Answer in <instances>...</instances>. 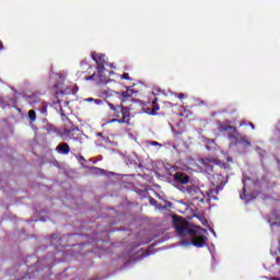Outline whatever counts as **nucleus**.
Instances as JSON below:
<instances>
[{
  "mask_svg": "<svg viewBox=\"0 0 280 280\" xmlns=\"http://www.w3.org/2000/svg\"><path fill=\"white\" fill-rule=\"evenodd\" d=\"M175 231L179 235H185V233H189L190 235H195L192 242L186 243L182 242V246H196L197 248H202L207 244V236L202 235V233H207L206 230L200 229L199 226H195L189 229V225L185 219L180 217L173 218Z\"/></svg>",
  "mask_w": 280,
  "mask_h": 280,
  "instance_id": "f257e3e1",
  "label": "nucleus"
},
{
  "mask_svg": "<svg viewBox=\"0 0 280 280\" xmlns=\"http://www.w3.org/2000/svg\"><path fill=\"white\" fill-rule=\"evenodd\" d=\"M228 183H229V179H226V177L222 175H215L212 182V185L213 187H215V189H210L207 192L209 200H218V197L215 196V194H218V191H222V189H224V185H226Z\"/></svg>",
  "mask_w": 280,
  "mask_h": 280,
  "instance_id": "f03ea898",
  "label": "nucleus"
},
{
  "mask_svg": "<svg viewBox=\"0 0 280 280\" xmlns=\"http://www.w3.org/2000/svg\"><path fill=\"white\" fill-rule=\"evenodd\" d=\"M92 58H93L94 61H96V65H98V67H100L98 68V74L104 73V65H107L106 63V55L93 52Z\"/></svg>",
  "mask_w": 280,
  "mask_h": 280,
  "instance_id": "7ed1b4c3",
  "label": "nucleus"
},
{
  "mask_svg": "<svg viewBox=\"0 0 280 280\" xmlns=\"http://www.w3.org/2000/svg\"><path fill=\"white\" fill-rule=\"evenodd\" d=\"M200 163H201L202 170H205L206 172H211L213 170L212 163H217V161L207 159V160H201Z\"/></svg>",
  "mask_w": 280,
  "mask_h": 280,
  "instance_id": "20e7f679",
  "label": "nucleus"
},
{
  "mask_svg": "<svg viewBox=\"0 0 280 280\" xmlns=\"http://www.w3.org/2000/svg\"><path fill=\"white\" fill-rule=\"evenodd\" d=\"M175 180H177V183H183L184 185L189 183V176H187L186 174L183 173H176L174 175Z\"/></svg>",
  "mask_w": 280,
  "mask_h": 280,
  "instance_id": "39448f33",
  "label": "nucleus"
},
{
  "mask_svg": "<svg viewBox=\"0 0 280 280\" xmlns=\"http://www.w3.org/2000/svg\"><path fill=\"white\" fill-rule=\"evenodd\" d=\"M56 150H57V152H59V154H69V152H70L69 144H67V143H60L56 148Z\"/></svg>",
  "mask_w": 280,
  "mask_h": 280,
  "instance_id": "423d86ee",
  "label": "nucleus"
},
{
  "mask_svg": "<svg viewBox=\"0 0 280 280\" xmlns=\"http://www.w3.org/2000/svg\"><path fill=\"white\" fill-rule=\"evenodd\" d=\"M188 194L192 196V200H200V196L202 195V192L198 188H190L188 190Z\"/></svg>",
  "mask_w": 280,
  "mask_h": 280,
  "instance_id": "0eeeda50",
  "label": "nucleus"
},
{
  "mask_svg": "<svg viewBox=\"0 0 280 280\" xmlns=\"http://www.w3.org/2000/svg\"><path fill=\"white\" fill-rule=\"evenodd\" d=\"M270 223H271V226H280V215L277 217L272 214L270 218Z\"/></svg>",
  "mask_w": 280,
  "mask_h": 280,
  "instance_id": "6e6552de",
  "label": "nucleus"
},
{
  "mask_svg": "<svg viewBox=\"0 0 280 280\" xmlns=\"http://www.w3.org/2000/svg\"><path fill=\"white\" fill-rule=\"evenodd\" d=\"M177 207H178L180 213H185V211H187V209H189V206H187V203H185L183 201H180Z\"/></svg>",
  "mask_w": 280,
  "mask_h": 280,
  "instance_id": "1a4fd4ad",
  "label": "nucleus"
},
{
  "mask_svg": "<svg viewBox=\"0 0 280 280\" xmlns=\"http://www.w3.org/2000/svg\"><path fill=\"white\" fill-rule=\"evenodd\" d=\"M28 119L31 122L36 121V112L34 109L28 112Z\"/></svg>",
  "mask_w": 280,
  "mask_h": 280,
  "instance_id": "9d476101",
  "label": "nucleus"
},
{
  "mask_svg": "<svg viewBox=\"0 0 280 280\" xmlns=\"http://www.w3.org/2000/svg\"><path fill=\"white\" fill-rule=\"evenodd\" d=\"M102 95H103V97H112V95H113V91H103L102 92Z\"/></svg>",
  "mask_w": 280,
  "mask_h": 280,
  "instance_id": "9b49d317",
  "label": "nucleus"
},
{
  "mask_svg": "<svg viewBox=\"0 0 280 280\" xmlns=\"http://www.w3.org/2000/svg\"><path fill=\"white\" fill-rule=\"evenodd\" d=\"M122 97H132V91L128 89L126 92L122 93Z\"/></svg>",
  "mask_w": 280,
  "mask_h": 280,
  "instance_id": "f8f14e48",
  "label": "nucleus"
},
{
  "mask_svg": "<svg viewBox=\"0 0 280 280\" xmlns=\"http://www.w3.org/2000/svg\"><path fill=\"white\" fill-rule=\"evenodd\" d=\"M115 121H118V124H126V119H112L108 121V124H115Z\"/></svg>",
  "mask_w": 280,
  "mask_h": 280,
  "instance_id": "ddd939ff",
  "label": "nucleus"
},
{
  "mask_svg": "<svg viewBox=\"0 0 280 280\" xmlns=\"http://www.w3.org/2000/svg\"><path fill=\"white\" fill-rule=\"evenodd\" d=\"M246 191H248V190H247L246 186H244V188H243V195H241V199H242V200H244V198H247L248 195H246Z\"/></svg>",
  "mask_w": 280,
  "mask_h": 280,
  "instance_id": "4468645a",
  "label": "nucleus"
},
{
  "mask_svg": "<svg viewBox=\"0 0 280 280\" xmlns=\"http://www.w3.org/2000/svg\"><path fill=\"white\" fill-rule=\"evenodd\" d=\"M241 144L244 145L245 148L250 147V142H248V141H246V140H243V141L241 142Z\"/></svg>",
  "mask_w": 280,
  "mask_h": 280,
  "instance_id": "2eb2a0df",
  "label": "nucleus"
},
{
  "mask_svg": "<svg viewBox=\"0 0 280 280\" xmlns=\"http://www.w3.org/2000/svg\"><path fill=\"white\" fill-rule=\"evenodd\" d=\"M121 80H130V74L124 73V74L121 75Z\"/></svg>",
  "mask_w": 280,
  "mask_h": 280,
  "instance_id": "dca6fc26",
  "label": "nucleus"
},
{
  "mask_svg": "<svg viewBox=\"0 0 280 280\" xmlns=\"http://www.w3.org/2000/svg\"><path fill=\"white\" fill-rule=\"evenodd\" d=\"M150 145H158L159 148H162V144L156 141L150 142Z\"/></svg>",
  "mask_w": 280,
  "mask_h": 280,
  "instance_id": "f3484780",
  "label": "nucleus"
},
{
  "mask_svg": "<svg viewBox=\"0 0 280 280\" xmlns=\"http://www.w3.org/2000/svg\"><path fill=\"white\" fill-rule=\"evenodd\" d=\"M95 78H96V74H92V75L85 78V80H95Z\"/></svg>",
  "mask_w": 280,
  "mask_h": 280,
  "instance_id": "a211bd4d",
  "label": "nucleus"
},
{
  "mask_svg": "<svg viewBox=\"0 0 280 280\" xmlns=\"http://www.w3.org/2000/svg\"><path fill=\"white\" fill-rule=\"evenodd\" d=\"M94 104H96L97 106H100V104H102V100H94Z\"/></svg>",
  "mask_w": 280,
  "mask_h": 280,
  "instance_id": "6ab92c4d",
  "label": "nucleus"
},
{
  "mask_svg": "<svg viewBox=\"0 0 280 280\" xmlns=\"http://www.w3.org/2000/svg\"><path fill=\"white\" fill-rule=\"evenodd\" d=\"M85 102H95V98L89 97V98H85Z\"/></svg>",
  "mask_w": 280,
  "mask_h": 280,
  "instance_id": "aec40b11",
  "label": "nucleus"
},
{
  "mask_svg": "<svg viewBox=\"0 0 280 280\" xmlns=\"http://www.w3.org/2000/svg\"><path fill=\"white\" fill-rule=\"evenodd\" d=\"M177 97L178 100H185V94H179Z\"/></svg>",
  "mask_w": 280,
  "mask_h": 280,
  "instance_id": "412c9836",
  "label": "nucleus"
},
{
  "mask_svg": "<svg viewBox=\"0 0 280 280\" xmlns=\"http://www.w3.org/2000/svg\"><path fill=\"white\" fill-rule=\"evenodd\" d=\"M60 78H62V80H65V78H67V72H62Z\"/></svg>",
  "mask_w": 280,
  "mask_h": 280,
  "instance_id": "4be33fe9",
  "label": "nucleus"
},
{
  "mask_svg": "<svg viewBox=\"0 0 280 280\" xmlns=\"http://www.w3.org/2000/svg\"><path fill=\"white\" fill-rule=\"evenodd\" d=\"M109 108H112V110H115V105H113L112 103L108 104Z\"/></svg>",
  "mask_w": 280,
  "mask_h": 280,
  "instance_id": "5701e85b",
  "label": "nucleus"
},
{
  "mask_svg": "<svg viewBox=\"0 0 280 280\" xmlns=\"http://www.w3.org/2000/svg\"><path fill=\"white\" fill-rule=\"evenodd\" d=\"M103 141H104L105 143H108V138H103Z\"/></svg>",
  "mask_w": 280,
  "mask_h": 280,
  "instance_id": "b1692460",
  "label": "nucleus"
},
{
  "mask_svg": "<svg viewBox=\"0 0 280 280\" xmlns=\"http://www.w3.org/2000/svg\"><path fill=\"white\" fill-rule=\"evenodd\" d=\"M0 49H3V43L0 42Z\"/></svg>",
  "mask_w": 280,
  "mask_h": 280,
  "instance_id": "393cba45",
  "label": "nucleus"
},
{
  "mask_svg": "<svg viewBox=\"0 0 280 280\" xmlns=\"http://www.w3.org/2000/svg\"><path fill=\"white\" fill-rule=\"evenodd\" d=\"M249 126L253 128V130H255V125H253V124H249Z\"/></svg>",
  "mask_w": 280,
  "mask_h": 280,
  "instance_id": "a878e982",
  "label": "nucleus"
},
{
  "mask_svg": "<svg viewBox=\"0 0 280 280\" xmlns=\"http://www.w3.org/2000/svg\"><path fill=\"white\" fill-rule=\"evenodd\" d=\"M230 140H231V141L235 140V137L231 136V137H230Z\"/></svg>",
  "mask_w": 280,
  "mask_h": 280,
  "instance_id": "bb28decb",
  "label": "nucleus"
},
{
  "mask_svg": "<svg viewBox=\"0 0 280 280\" xmlns=\"http://www.w3.org/2000/svg\"><path fill=\"white\" fill-rule=\"evenodd\" d=\"M222 167H224V170L229 168V166H226V165H224V164H222Z\"/></svg>",
  "mask_w": 280,
  "mask_h": 280,
  "instance_id": "cd10ccee",
  "label": "nucleus"
},
{
  "mask_svg": "<svg viewBox=\"0 0 280 280\" xmlns=\"http://www.w3.org/2000/svg\"><path fill=\"white\" fill-rule=\"evenodd\" d=\"M199 200H200V202H205V198H200Z\"/></svg>",
  "mask_w": 280,
  "mask_h": 280,
  "instance_id": "c85d7f7f",
  "label": "nucleus"
},
{
  "mask_svg": "<svg viewBox=\"0 0 280 280\" xmlns=\"http://www.w3.org/2000/svg\"><path fill=\"white\" fill-rule=\"evenodd\" d=\"M271 280H280V277H278V278H272Z\"/></svg>",
  "mask_w": 280,
  "mask_h": 280,
  "instance_id": "c756f323",
  "label": "nucleus"
},
{
  "mask_svg": "<svg viewBox=\"0 0 280 280\" xmlns=\"http://www.w3.org/2000/svg\"><path fill=\"white\" fill-rule=\"evenodd\" d=\"M247 179H243V183H246ZM248 182L250 183V179H248Z\"/></svg>",
  "mask_w": 280,
  "mask_h": 280,
  "instance_id": "7c9ffc66",
  "label": "nucleus"
},
{
  "mask_svg": "<svg viewBox=\"0 0 280 280\" xmlns=\"http://www.w3.org/2000/svg\"><path fill=\"white\" fill-rule=\"evenodd\" d=\"M97 137H102V133L100 132V133H97Z\"/></svg>",
  "mask_w": 280,
  "mask_h": 280,
  "instance_id": "2f4dec72",
  "label": "nucleus"
},
{
  "mask_svg": "<svg viewBox=\"0 0 280 280\" xmlns=\"http://www.w3.org/2000/svg\"><path fill=\"white\" fill-rule=\"evenodd\" d=\"M229 161H230V162H233V160H232V159H228V162H229Z\"/></svg>",
  "mask_w": 280,
  "mask_h": 280,
  "instance_id": "473e14b6",
  "label": "nucleus"
},
{
  "mask_svg": "<svg viewBox=\"0 0 280 280\" xmlns=\"http://www.w3.org/2000/svg\"><path fill=\"white\" fill-rule=\"evenodd\" d=\"M155 202H156V201H154V200H153V201H151V203H152V205H155Z\"/></svg>",
  "mask_w": 280,
  "mask_h": 280,
  "instance_id": "72a5a7b5",
  "label": "nucleus"
},
{
  "mask_svg": "<svg viewBox=\"0 0 280 280\" xmlns=\"http://www.w3.org/2000/svg\"><path fill=\"white\" fill-rule=\"evenodd\" d=\"M151 115H156V113H155V112H153V113H151Z\"/></svg>",
  "mask_w": 280,
  "mask_h": 280,
  "instance_id": "f704fd0d",
  "label": "nucleus"
}]
</instances>
